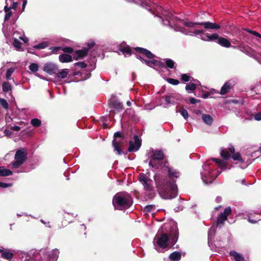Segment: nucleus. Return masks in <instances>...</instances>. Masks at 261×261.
Listing matches in <instances>:
<instances>
[{"label":"nucleus","instance_id":"nucleus-45","mask_svg":"<svg viewBox=\"0 0 261 261\" xmlns=\"http://www.w3.org/2000/svg\"><path fill=\"white\" fill-rule=\"evenodd\" d=\"M215 229L214 227H211L208 232V240H212L215 233Z\"/></svg>","mask_w":261,"mask_h":261},{"label":"nucleus","instance_id":"nucleus-34","mask_svg":"<svg viewBox=\"0 0 261 261\" xmlns=\"http://www.w3.org/2000/svg\"><path fill=\"white\" fill-rule=\"evenodd\" d=\"M212 160L214 161V162H215L219 166V167L220 168V169L221 170H225L226 169L225 168V165H226V163L221 160H220V159H216V158H213L212 159Z\"/></svg>","mask_w":261,"mask_h":261},{"label":"nucleus","instance_id":"nucleus-47","mask_svg":"<svg viewBox=\"0 0 261 261\" xmlns=\"http://www.w3.org/2000/svg\"><path fill=\"white\" fill-rule=\"evenodd\" d=\"M0 104L3 107V108L5 109H8L9 105L7 102V100L3 99V98H0Z\"/></svg>","mask_w":261,"mask_h":261},{"label":"nucleus","instance_id":"nucleus-58","mask_svg":"<svg viewBox=\"0 0 261 261\" xmlns=\"http://www.w3.org/2000/svg\"><path fill=\"white\" fill-rule=\"evenodd\" d=\"M189 101L192 104H195L197 102L199 101L198 100L196 99V98H193V97H192V98H190L189 99Z\"/></svg>","mask_w":261,"mask_h":261},{"label":"nucleus","instance_id":"nucleus-16","mask_svg":"<svg viewBox=\"0 0 261 261\" xmlns=\"http://www.w3.org/2000/svg\"><path fill=\"white\" fill-rule=\"evenodd\" d=\"M58 69L57 66L52 63H47L45 64L43 67L44 71L50 75L55 73Z\"/></svg>","mask_w":261,"mask_h":261},{"label":"nucleus","instance_id":"nucleus-60","mask_svg":"<svg viewBox=\"0 0 261 261\" xmlns=\"http://www.w3.org/2000/svg\"><path fill=\"white\" fill-rule=\"evenodd\" d=\"M11 129L17 132L20 129V127L18 126H13L11 127Z\"/></svg>","mask_w":261,"mask_h":261},{"label":"nucleus","instance_id":"nucleus-6","mask_svg":"<svg viewBox=\"0 0 261 261\" xmlns=\"http://www.w3.org/2000/svg\"><path fill=\"white\" fill-rule=\"evenodd\" d=\"M168 162L165 159L163 152L159 150H152V154L149 161V165L154 169H162Z\"/></svg>","mask_w":261,"mask_h":261},{"label":"nucleus","instance_id":"nucleus-8","mask_svg":"<svg viewBox=\"0 0 261 261\" xmlns=\"http://www.w3.org/2000/svg\"><path fill=\"white\" fill-rule=\"evenodd\" d=\"M138 180L142 185L144 190L147 192H153L154 190L153 181L148 174L140 173L138 175Z\"/></svg>","mask_w":261,"mask_h":261},{"label":"nucleus","instance_id":"nucleus-61","mask_svg":"<svg viewBox=\"0 0 261 261\" xmlns=\"http://www.w3.org/2000/svg\"><path fill=\"white\" fill-rule=\"evenodd\" d=\"M4 133L5 135L8 137H10L12 135V132L11 130L8 129H5Z\"/></svg>","mask_w":261,"mask_h":261},{"label":"nucleus","instance_id":"nucleus-38","mask_svg":"<svg viewBox=\"0 0 261 261\" xmlns=\"http://www.w3.org/2000/svg\"><path fill=\"white\" fill-rule=\"evenodd\" d=\"M48 46V43L47 42H43L40 43L37 45H34L33 46L34 48L35 49H43Z\"/></svg>","mask_w":261,"mask_h":261},{"label":"nucleus","instance_id":"nucleus-15","mask_svg":"<svg viewBox=\"0 0 261 261\" xmlns=\"http://www.w3.org/2000/svg\"><path fill=\"white\" fill-rule=\"evenodd\" d=\"M3 32L6 37L10 36V34L12 35L14 32H17V34L15 35L17 40L19 39L22 40L24 42H27L28 41V38L24 37V35L22 32L16 31H14L13 33L10 32V31H8L7 30V28H6L5 26H4L3 28Z\"/></svg>","mask_w":261,"mask_h":261},{"label":"nucleus","instance_id":"nucleus-35","mask_svg":"<svg viewBox=\"0 0 261 261\" xmlns=\"http://www.w3.org/2000/svg\"><path fill=\"white\" fill-rule=\"evenodd\" d=\"M126 114H130V118L135 121H139V118L135 115V111L130 109H127L125 111Z\"/></svg>","mask_w":261,"mask_h":261},{"label":"nucleus","instance_id":"nucleus-14","mask_svg":"<svg viewBox=\"0 0 261 261\" xmlns=\"http://www.w3.org/2000/svg\"><path fill=\"white\" fill-rule=\"evenodd\" d=\"M134 140L129 142V147L128 149L129 152L137 151L141 146V142L138 136L135 135Z\"/></svg>","mask_w":261,"mask_h":261},{"label":"nucleus","instance_id":"nucleus-23","mask_svg":"<svg viewBox=\"0 0 261 261\" xmlns=\"http://www.w3.org/2000/svg\"><path fill=\"white\" fill-rule=\"evenodd\" d=\"M217 43L223 47L228 48L231 46V42L227 39L220 37L217 40Z\"/></svg>","mask_w":261,"mask_h":261},{"label":"nucleus","instance_id":"nucleus-33","mask_svg":"<svg viewBox=\"0 0 261 261\" xmlns=\"http://www.w3.org/2000/svg\"><path fill=\"white\" fill-rule=\"evenodd\" d=\"M221 156L224 160H228L230 158V154L226 148H221L220 150Z\"/></svg>","mask_w":261,"mask_h":261},{"label":"nucleus","instance_id":"nucleus-10","mask_svg":"<svg viewBox=\"0 0 261 261\" xmlns=\"http://www.w3.org/2000/svg\"><path fill=\"white\" fill-rule=\"evenodd\" d=\"M59 251L58 249H53L49 252L46 250L41 251V259L39 261H56Z\"/></svg>","mask_w":261,"mask_h":261},{"label":"nucleus","instance_id":"nucleus-31","mask_svg":"<svg viewBox=\"0 0 261 261\" xmlns=\"http://www.w3.org/2000/svg\"><path fill=\"white\" fill-rule=\"evenodd\" d=\"M69 69H63L57 73V77L60 79H64L68 75Z\"/></svg>","mask_w":261,"mask_h":261},{"label":"nucleus","instance_id":"nucleus-44","mask_svg":"<svg viewBox=\"0 0 261 261\" xmlns=\"http://www.w3.org/2000/svg\"><path fill=\"white\" fill-rule=\"evenodd\" d=\"M14 70H15V68H10L7 71L6 74V79L7 80H9L10 79L11 75L14 72Z\"/></svg>","mask_w":261,"mask_h":261},{"label":"nucleus","instance_id":"nucleus-52","mask_svg":"<svg viewBox=\"0 0 261 261\" xmlns=\"http://www.w3.org/2000/svg\"><path fill=\"white\" fill-rule=\"evenodd\" d=\"M75 66H79L81 68H84L87 67V64L84 62H78L74 64Z\"/></svg>","mask_w":261,"mask_h":261},{"label":"nucleus","instance_id":"nucleus-37","mask_svg":"<svg viewBox=\"0 0 261 261\" xmlns=\"http://www.w3.org/2000/svg\"><path fill=\"white\" fill-rule=\"evenodd\" d=\"M12 86L8 82H4L3 84V90L4 92H9L11 91Z\"/></svg>","mask_w":261,"mask_h":261},{"label":"nucleus","instance_id":"nucleus-29","mask_svg":"<svg viewBox=\"0 0 261 261\" xmlns=\"http://www.w3.org/2000/svg\"><path fill=\"white\" fill-rule=\"evenodd\" d=\"M202 119L208 125H211L214 121L213 117L209 114H203Z\"/></svg>","mask_w":261,"mask_h":261},{"label":"nucleus","instance_id":"nucleus-42","mask_svg":"<svg viewBox=\"0 0 261 261\" xmlns=\"http://www.w3.org/2000/svg\"><path fill=\"white\" fill-rule=\"evenodd\" d=\"M31 123L33 126L35 127L39 126L41 123V121L37 118L32 119Z\"/></svg>","mask_w":261,"mask_h":261},{"label":"nucleus","instance_id":"nucleus-13","mask_svg":"<svg viewBox=\"0 0 261 261\" xmlns=\"http://www.w3.org/2000/svg\"><path fill=\"white\" fill-rule=\"evenodd\" d=\"M114 138L113 141V145L114 147L115 150L117 152L118 154H121L123 152L120 148V143L121 141V134L120 132H116L114 134Z\"/></svg>","mask_w":261,"mask_h":261},{"label":"nucleus","instance_id":"nucleus-17","mask_svg":"<svg viewBox=\"0 0 261 261\" xmlns=\"http://www.w3.org/2000/svg\"><path fill=\"white\" fill-rule=\"evenodd\" d=\"M200 85V83L197 80H192L186 86V90L188 93H192L197 86Z\"/></svg>","mask_w":261,"mask_h":261},{"label":"nucleus","instance_id":"nucleus-25","mask_svg":"<svg viewBox=\"0 0 261 261\" xmlns=\"http://www.w3.org/2000/svg\"><path fill=\"white\" fill-rule=\"evenodd\" d=\"M88 53V49L85 48L76 50L75 53V59L78 60L84 58L87 55Z\"/></svg>","mask_w":261,"mask_h":261},{"label":"nucleus","instance_id":"nucleus-12","mask_svg":"<svg viewBox=\"0 0 261 261\" xmlns=\"http://www.w3.org/2000/svg\"><path fill=\"white\" fill-rule=\"evenodd\" d=\"M231 209L230 207L228 206L225 208L223 212L221 213L217 217V225L219 227H221L224 223V222L227 220V217L231 214Z\"/></svg>","mask_w":261,"mask_h":261},{"label":"nucleus","instance_id":"nucleus-55","mask_svg":"<svg viewBox=\"0 0 261 261\" xmlns=\"http://www.w3.org/2000/svg\"><path fill=\"white\" fill-rule=\"evenodd\" d=\"M253 58L261 64V53L259 55H254Z\"/></svg>","mask_w":261,"mask_h":261},{"label":"nucleus","instance_id":"nucleus-22","mask_svg":"<svg viewBox=\"0 0 261 261\" xmlns=\"http://www.w3.org/2000/svg\"><path fill=\"white\" fill-rule=\"evenodd\" d=\"M232 86V83L229 81L226 82L224 85L222 87L220 90V94L221 95H224L227 93H228L229 90L231 89Z\"/></svg>","mask_w":261,"mask_h":261},{"label":"nucleus","instance_id":"nucleus-11","mask_svg":"<svg viewBox=\"0 0 261 261\" xmlns=\"http://www.w3.org/2000/svg\"><path fill=\"white\" fill-rule=\"evenodd\" d=\"M182 98L179 94H170L165 97V107L168 108L170 105H174L181 101Z\"/></svg>","mask_w":261,"mask_h":261},{"label":"nucleus","instance_id":"nucleus-4","mask_svg":"<svg viewBox=\"0 0 261 261\" xmlns=\"http://www.w3.org/2000/svg\"><path fill=\"white\" fill-rule=\"evenodd\" d=\"M135 49L141 54V55H136V57L147 66L151 67L157 66L162 67L164 64L163 62L153 59L154 56L149 50L141 47H136Z\"/></svg>","mask_w":261,"mask_h":261},{"label":"nucleus","instance_id":"nucleus-3","mask_svg":"<svg viewBox=\"0 0 261 261\" xmlns=\"http://www.w3.org/2000/svg\"><path fill=\"white\" fill-rule=\"evenodd\" d=\"M165 228L166 232H169V234L160 229L153 240L154 249L158 252H161V250L168 246L169 241V236L171 237L172 245H174L177 241L178 232L177 226L174 224L172 226L170 224H166L165 225Z\"/></svg>","mask_w":261,"mask_h":261},{"label":"nucleus","instance_id":"nucleus-49","mask_svg":"<svg viewBox=\"0 0 261 261\" xmlns=\"http://www.w3.org/2000/svg\"><path fill=\"white\" fill-rule=\"evenodd\" d=\"M232 158L234 161H243L241 154L239 153H234L232 156Z\"/></svg>","mask_w":261,"mask_h":261},{"label":"nucleus","instance_id":"nucleus-9","mask_svg":"<svg viewBox=\"0 0 261 261\" xmlns=\"http://www.w3.org/2000/svg\"><path fill=\"white\" fill-rule=\"evenodd\" d=\"M203 171L201 172V178L203 182L205 184H211L218 176L221 172L218 171L216 176H213L211 174V170L209 168L208 165L204 164L203 166Z\"/></svg>","mask_w":261,"mask_h":261},{"label":"nucleus","instance_id":"nucleus-5","mask_svg":"<svg viewBox=\"0 0 261 261\" xmlns=\"http://www.w3.org/2000/svg\"><path fill=\"white\" fill-rule=\"evenodd\" d=\"M130 195L126 192L117 193L113 199V204L115 209L123 210L128 208L132 204Z\"/></svg>","mask_w":261,"mask_h":261},{"label":"nucleus","instance_id":"nucleus-56","mask_svg":"<svg viewBox=\"0 0 261 261\" xmlns=\"http://www.w3.org/2000/svg\"><path fill=\"white\" fill-rule=\"evenodd\" d=\"M62 50L65 53H71L73 50V49L71 47H66L63 48Z\"/></svg>","mask_w":261,"mask_h":261},{"label":"nucleus","instance_id":"nucleus-59","mask_svg":"<svg viewBox=\"0 0 261 261\" xmlns=\"http://www.w3.org/2000/svg\"><path fill=\"white\" fill-rule=\"evenodd\" d=\"M61 48L60 47H54L51 48L52 51L54 53H56L58 50H60Z\"/></svg>","mask_w":261,"mask_h":261},{"label":"nucleus","instance_id":"nucleus-43","mask_svg":"<svg viewBox=\"0 0 261 261\" xmlns=\"http://www.w3.org/2000/svg\"><path fill=\"white\" fill-rule=\"evenodd\" d=\"M120 50L125 55H126L130 56L131 55V50H130V49L128 46L123 47L122 48H121Z\"/></svg>","mask_w":261,"mask_h":261},{"label":"nucleus","instance_id":"nucleus-30","mask_svg":"<svg viewBox=\"0 0 261 261\" xmlns=\"http://www.w3.org/2000/svg\"><path fill=\"white\" fill-rule=\"evenodd\" d=\"M169 257L171 261H179L181 258V253L175 251L171 253Z\"/></svg>","mask_w":261,"mask_h":261},{"label":"nucleus","instance_id":"nucleus-40","mask_svg":"<svg viewBox=\"0 0 261 261\" xmlns=\"http://www.w3.org/2000/svg\"><path fill=\"white\" fill-rule=\"evenodd\" d=\"M191 76L188 74H182L181 75V80L184 82L191 81Z\"/></svg>","mask_w":261,"mask_h":261},{"label":"nucleus","instance_id":"nucleus-64","mask_svg":"<svg viewBox=\"0 0 261 261\" xmlns=\"http://www.w3.org/2000/svg\"><path fill=\"white\" fill-rule=\"evenodd\" d=\"M27 0H25L23 2V3H22V11H23L24 10V9H25V6L27 5Z\"/></svg>","mask_w":261,"mask_h":261},{"label":"nucleus","instance_id":"nucleus-27","mask_svg":"<svg viewBox=\"0 0 261 261\" xmlns=\"http://www.w3.org/2000/svg\"><path fill=\"white\" fill-rule=\"evenodd\" d=\"M17 32H14L12 35L14 41L13 42V45L14 47L18 50H21V43L17 40L15 35L17 34Z\"/></svg>","mask_w":261,"mask_h":261},{"label":"nucleus","instance_id":"nucleus-51","mask_svg":"<svg viewBox=\"0 0 261 261\" xmlns=\"http://www.w3.org/2000/svg\"><path fill=\"white\" fill-rule=\"evenodd\" d=\"M11 1H12V0H8V3L9 2L11 3ZM17 5H18L17 2H15L13 1L12 5H10V6H8V8H10V9H11V10H12V9L16 10L17 7Z\"/></svg>","mask_w":261,"mask_h":261},{"label":"nucleus","instance_id":"nucleus-53","mask_svg":"<svg viewBox=\"0 0 261 261\" xmlns=\"http://www.w3.org/2000/svg\"><path fill=\"white\" fill-rule=\"evenodd\" d=\"M95 43L93 41L90 40L88 41L87 43V47L85 48L86 49H87L88 50L93 47Z\"/></svg>","mask_w":261,"mask_h":261},{"label":"nucleus","instance_id":"nucleus-50","mask_svg":"<svg viewBox=\"0 0 261 261\" xmlns=\"http://www.w3.org/2000/svg\"><path fill=\"white\" fill-rule=\"evenodd\" d=\"M167 81L169 83L173 85H177L179 83V81L177 80H175L174 79H168Z\"/></svg>","mask_w":261,"mask_h":261},{"label":"nucleus","instance_id":"nucleus-24","mask_svg":"<svg viewBox=\"0 0 261 261\" xmlns=\"http://www.w3.org/2000/svg\"><path fill=\"white\" fill-rule=\"evenodd\" d=\"M5 4L6 5L4 7V11L6 13L5 21H6L12 16L13 12L12 10L10 9V8H8V0H6Z\"/></svg>","mask_w":261,"mask_h":261},{"label":"nucleus","instance_id":"nucleus-32","mask_svg":"<svg viewBox=\"0 0 261 261\" xmlns=\"http://www.w3.org/2000/svg\"><path fill=\"white\" fill-rule=\"evenodd\" d=\"M12 174V172L9 170L5 168L4 167H0V175L2 176H6L11 175Z\"/></svg>","mask_w":261,"mask_h":261},{"label":"nucleus","instance_id":"nucleus-2","mask_svg":"<svg viewBox=\"0 0 261 261\" xmlns=\"http://www.w3.org/2000/svg\"><path fill=\"white\" fill-rule=\"evenodd\" d=\"M168 172V177L161 173H156L154 176L155 188L160 196L164 199H171L177 195V186L176 179L180 175V173L176 169L170 167L168 164L161 169Z\"/></svg>","mask_w":261,"mask_h":261},{"label":"nucleus","instance_id":"nucleus-19","mask_svg":"<svg viewBox=\"0 0 261 261\" xmlns=\"http://www.w3.org/2000/svg\"><path fill=\"white\" fill-rule=\"evenodd\" d=\"M1 256L7 260H10L13 258V250H9L7 249H0Z\"/></svg>","mask_w":261,"mask_h":261},{"label":"nucleus","instance_id":"nucleus-36","mask_svg":"<svg viewBox=\"0 0 261 261\" xmlns=\"http://www.w3.org/2000/svg\"><path fill=\"white\" fill-rule=\"evenodd\" d=\"M231 42L233 45H237V46H231V47H233V48H238L241 51H244V46L242 45H238L240 43V41H239L236 39H232L231 40Z\"/></svg>","mask_w":261,"mask_h":261},{"label":"nucleus","instance_id":"nucleus-18","mask_svg":"<svg viewBox=\"0 0 261 261\" xmlns=\"http://www.w3.org/2000/svg\"><path fill=\"white\" fill-rule=\"evenodd\" d=\"M248 221L251 223H256L261 220V211L259 213H250L248 214Z\"/></svg>","mask_w":261,"mask_h":261},{"label":"nucleus","instance_id":"nucleus-63","mask_svg":"<svg viewBox=\"0 0 261 261\" xmlns=\"http://www.w3.org/2000/svg\"><path fill=\"white\" fill-rule=\"evenodd\" d=\"M229 151L232 153H234V148L233 147V146L232 145H230L229 147Z\"/></svg>","mask_w":261,"mask_h":261},{"label":"nucleus","instance_id":"nucleus-57","mask_svg":"<svg viewBox=\"0 0 261 261\" xmlns=\"http://www.w3.org/2000/svg\"><path fill=\"white\" fill-rule=\"evenodd\" d=\"M254 118L256 120H261V112L255 114Z\"/></svg>","mask_w":261,"mask_h":261},{"label":"nucleus","instance_id":"nucleus-46","mask_svg":"<svg viewBox=\"0 0 261 261\" xmlns=\"http://www.w3.org/2000/svg\"><path fill=\"white\" fill-rule=\"evenodd\" d=\"M113 107L118 110H121L123 109L122 103L118 101H116L114 103Z\"/></svg>","mask_w":261,"mask_h":261},{"label":"nucleus","instance_id":"nucleus-7","mask_svg":"<svg viewBox=\"0 0 261 261\" xmlns=\"http://www.w3.org/2000/svg\"><path fill=\"white\" fill-rule=\"evenodd\" d=\"M27 149L22 148L18 150L15 155V161L12 163V166L14 168H18L22 165L27 159Z\"/></svg>","mask_w":261,"mask_h":261},{"label":"nucleus","instance_id":"nucleus-26","mask_svg":"<svg viewBox=\"0 0 261 261\" xmlns=\"http://www.w3.org/2000/svg\"><path fill=\"white\" fill-rule=\"evenodd\" d=\"M230 255L233 256L236 261H246L244 257L241 254L234 250L230 251Z\"/></svg>","mask_w":261,"mask_h":261},{"label":"nucleus","instance_id":"nucleus-48","mask_svg":"<svg viewBox=\"0 0 261 261\" xmlns=\"http://www.w3.org/2000/svg\"><path fill=\"white\" fill-rule=\"evenodd\" d=\"M179 112L186 120L188 118L189 114L188 111L186 110L182 109L179 111Z\"/></svg>","mask_w":261,"mask_h":261},{"label":"nucleus","instance_id":"nucleus-20","mask_svg":"<svg viewBox=\"0 0 261 261\" xmlns=\"http://www.w3.org/2000/svg\"><path fill=\"white\" fill-rule=\"evenodd\" d=\"M198 23L199 25H203L204 28L207 29L218 30L220 28V26L218 24L211 22L210 21L201 22Z\"/></svg>","mask_w":261,"mask_h":261},{"label":"nucleus","instance_id":"nucleus-41","mask_svg":"<svg viewBox=\"0 0 261 261\" xmlns=\"http://www.w3.org/2000/svg\"><path fill=\"white\" fill-rule=\"evenodd\" d=\"M29 69L31 71L33 72L37 71L38 70V64H36V63H32L29 66Z\"/></svg>","mask_w":261,"mask_h":261},{"label":"nucleus","instance_id":"nucleus-1","mask_svg":"<svg viewBox=\"0 0 261 261\" xmlns=\"http://www.w3.org/2000/svg\"><path fill=\"white\" fill-rule=\"evenodd\" d=\"M141 5L151 13L158 16L165 25H169L176 31L180 32L187 35L201 36L204 33L203 30L198 29L199 22H187L177 19L176 17L150 0H140Z\"/></svg>","mask_w":261,"mask_h":261},{"label":"nucleus","instance_id":"nucleus-21","mask_svg":"<svg viewBox=\"0 0 261 261\" xmlns=\"http://www.w3.org/2000/svg\"><path fill=\"white\" fill-rule=\"evenodd\" d=\"M219 35L216 33H214L212 35L205 34L202 36H201L200 39L205 41H215L218 40Z\"/></svg>","mask_w":261,"mask_h":261},{"label":"nucleus","instance_id":"nucleus-54","mask_svg":"<svg viewBox=\"0 0 261 261\" xmlns=\"http://www.w3.org/2000/svg\"><path fill=\"white\" fill-rule=\"evenodd\" d=\"M12 184H7V183L0 182V188H7L8 187H10L12 186Z\"/></svg>","mask_w":261,"mask_h":261},{"label":"nucleus","instance_id":"nucleus-28","mask_svg":"<svg viewBox=\"0 0 261 261\" xmlns=\"http://www.w3.org/2000/svg\"><path fill=\"white\" fill-rule=\"evenodd\" d=\"M72 57L68 54H62L59 57V61L62 63H68L72 61Z\"/></svg>","mask_w":261,"mask_h":261},{"label":"nucleus","instance_id":"nucleus-39","mask_svg":"<svg viewBox=\"0 0 261 261\" xmlns=\"http://www.w3.org/2000/svg\"><path fill=\"white\" fill-rule=\"evenodd\" d=\"M167 67L169 68H173L174 67L175 62L171 59H166L165 60Z\"/></svg>","mask_w":261,"mask_h":261},{"label":"nucleus","instance_id":"nucleus-62","mask_svg":"<svg viewBox=\"0 0 261 261\" xmlns=\"http://www.w3.org/2000/svg\"><path fill=\"white\" fill-rule=\"evenodd\" d=\"M248 32H249V33L253 34L254 35L256 36H257L258 37L259 35V34L255 31H249V30H246Z\"/></svg>","mask_w":261,"mask_h":261}]
</instances>
